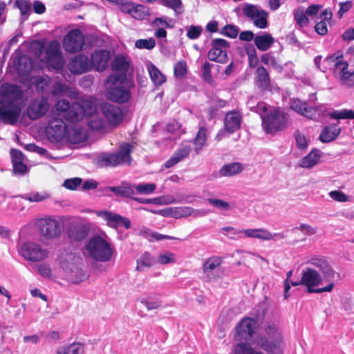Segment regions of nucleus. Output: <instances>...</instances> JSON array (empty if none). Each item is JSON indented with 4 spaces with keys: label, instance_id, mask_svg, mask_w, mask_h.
Returning a JSON list of instances; mask_svg holds the SVG:
<instances>
[{
    "label": "nucleus",
    "instance_id": "obj_1",
    "mask_svg": "<svg viewBox=\"0 0 354 354\" xmlns=\"http://www.w3.org/2000/svg\"><path fill=\"white\" fill-rule=\"evenodd\" d=\"M97 102L93 97H83L71 105L66 100L57 101L54 105L51 115L75 122L86 118L88 125L95 130H101L105 126V122L99 118L96 113Z\"/></svg>",
    "mask_w": 354,
    "mask_h": 354
},
{
    "label": "nucleus",
    "instance_id": "obj_2",
    "mask_svg": "<svg viewBox=\"0 0 354 354\" xmlns=\"http://www.w3.org/2000/svg\"><path fill=\"white\" fill-rule=\"evenodd\" d=\"M308 263L316 268H306L302 270L301 283L309 293L331 292L340 274L324 257H314Z\"/></svg>",
    "mask_w": 354,
    "mask_h": 354
},
{
    "label": "nucleus",
    "instance_id": "obj_3",
    "mask_svg": "<svg viewBox=\"0 0 354 354\" xmlns=\"http://www.w3.org/2000/svg\"><path fill=\"white\" fill-rule=\"evenodd\" d=\"M265 336L260 339L261 347L269 354H283L284 344L279 322L267 320L263 327Z\"/></svg>",
    "mask_w": 354,
    "mask_h": 354
},
{
    "label": "nucleus",
    "instance_id": "obj_4",
    "mask_svg": "<svg viewBox=\"0 0 354 354\" xmlns=\"http://www.w3.org/2000/svg\"><path fill=\"white\" fill-rule=\"evenodd\" d=\"M46 133L48 138L52 142H59L66 140L70 142H78L82 139L80 129H70L63 121V119L50 116Z\"/></svg>",
    "mask_w": 354,
    "mask_h": 354
},
{
    "label": "nucleus",
    "instance_id": "obj_5",
    "mask_svg": "<svg viewBox=\"0 0 354 354\" xmlns=\"http://www.w3.org/2000/svg\"><path fill=\"white\" fill-rule=\"evenodd\" d=\"M31 48L41 61L49 64L53 68L61 69L64 66V62L58 41H52L45 48L43 42L35 41L31 44Z\"/></svg>",
    "mask_w": 354,
    "mask_h": 354
},
{
    "label": "nucleus",
    "instance_id": "obj_6",
    "mask_svg": "<svg viewBox=\"0 0 354 354\" xmlns=\"http://www.w3.org/2000/svg\"><path fill=\"white\" fill-rule=\"evenodd\" d=\"M59 262L66 278L72 283H77L88 278V274L82 268L81 258L74 253L61 254Z\"/></svg>",
    "mask_w": 354,
    "mask_h": 354
},
{
    "label": "nucleus",
    "instance_id": "obj_7",
    "mask_svg": "<svg viewBox=\"0 0 354 354\" xmlns=\"http://www.w3.org/2000/svg\"><path fill=\"white\" fill-rule=\"evenodd\" d=\"M85 250L90 258L99 262L109 261L113 252V249L109 241L97 235L88 241Z\"/></svg>",
    "mask_w": 354,
    "mask_h": 354
},
{
    "label": "nucleus",
    "instance_id": "obj_8",
    "mask_svg": "<svg viewBox=\"0 0 354 354\" xmlns=\"http://www.w3.org/2000/svg\"><path fill=\"white\" fill-rule=\"evenodd\" d=\"M123 77L110 75L106 81V97L120 104L127 102L131 98L129 89L122 82Z\"/></svg>",
    "mask_w": 354,
    "mask_h": 354
},
{
    "label": "nucleus",
    "instance_id": "obj_9",
    "mask_svg": "<svg viewBox=\"0 0 354 354\" xmlns=\"http://www.w3.org/2000/svg\"><path fill=\"white\" fill-rule=\"evenodd\" d=\"M19 255L25 260L35 263L46 259L49 255L48 249L35 241H27L20 243L17 248Z\"/></svg>",
    "mask_w": 354,
    "mask_h": 354
},
{
    "label": "nucleus",
    "instance_id": "obj_10",
    "mask_svg": "<svg viewBox=\"0 0 354 354\" xmlns=\"http://www.w3.org/2000/svg\"><path fill=\"white\" fill-rule=\"evenodd\" d=\"M241 10L244 16L252 21L255 27L265 29L268 26L269 14L261 6L245 3L241 6Z\"/></svg>",
    "mask_w": 354,
    "mask_h": 354
},
{
    "label": "nucleus",
    "instance_id": "obj_11",
    "mask_svg": "<svg viewBox=\"0 0 354 354\" xmlns=\"http://www.w3.org/2000/svg\"><path fill=\"white\" fill-rule=\"evenodd\" d=\"M262 127L267 133L283 130L287 123L286 114L279 109L271 110L266 116L261 115Z\"/></svg>",
    "mask_w": 354,
    "mask_h": 354
},
{
    "label": "nucleus",
    "instance_id": "obj_12",
    "mask_svg": "<svg viewBox=\"0 0 354 354\" xmlns=\"http://www.w3.org/2000/svg\"><path fill=\"white\" fill-rule=\"evenodd\" d=\"M131 147V145L126 143L120 147L117 153L102 154L100 157V165L108 167L129 163Z\"/></svg>",
    "mask_w": 354,
    "mask_h": 354
},
{
    "label": "nucleus",
    "instance_id": "obj_13",
    "mask_svg": "<svg viewBox=\"0 0 354 354\" xmlns=\"http://www.w3.org/2000/svg\"><path fill=\"white\" fill-rule=\"evenodd\" d=\"M49 109L50 104L47 97L38 96L28 101L26 114L29 119L35 120L44 117Z\"/></svg>",
    "mask_w": 354,
    "mask_h": 354
},
{
    "label": "nucleus",
    "instance_id": "obj_14",
    "mask_svg": "<svg viewBox=\"0 0 354 354\" xmlns=\"http://www.w3.org/2000/svg\"><path fill=\"white\" fill-rule=\"evenodd\" d=\"M257 328V322L250 317L243 318L236 326L235 338L239 341H250Z\"/></svg>",
    "mask_w": 354,
    "mask_h": 354
},
{
    "label": "nucleus",
    "instance_id": "obj_15",
    "mask_svg": "<svg viewBox=\"0 0 354 354\" xmlns=\"http://www.w3.org/2000/svg\"><path fill=\"white\" fill-rule=\"evenodd\" d=\"M37 225L41 234L47 239H54L60 235L61 230L59 223L52 217H46L38 220Z\"/></svg>",
    "mask_w": 354,
    "mask_h": 354
},
{
    "label": "nucleus",
    "instance_id": "obj_16",
    "mask_svg": "<svg viewBox=\"0 0 354 354\" xmlns=\"http://www.w3.org/2000/svg\"><path fill=\"white\" fill-rule=\"evenodd\" d=\"M100 108L106 122L109 125L115 127L122 122L124 113L119 106L104 102L101 104Z\"/></svg>",
    "mask_w": 354,
    "mask_h": 354
},
{
    "label": "nucleus",
    "instance_id": "obj_17",
    "mask_svg": "<svg viewBox=\"0 0 354 354\" xmlns=\"http://www.w3.org/2000/svg\"><path fill=\"white\" fill-rule=\"evenodd\" d=\"M228 42L223 39H214L211 44V49L208 57L212 61L225 63L227 60Z\"/></svg>",
    "mask_w": 354,
    "mask_h": 354
},
{
    "label": "nucleus",
    "instance_id": "obj_18",
    "mask_svg": "<svg viewBox=\"0 0 354 354\" xmlns=\"http://www.w3.org/2000/svg\"><path fill=\"white\" fill-rule=\"evenodd\" d=\"M84 45V38L82 32L73 29L68 32L63 41V46L66 51L76 53L82 50Z\"/></svg>",
    "mask_w": 354,
    "mask_h": 354
},
{
    "label": "nucleus",
    "instance_id": "obj_19",
    "mask_svg": "<svg viewBox=\"0 0 354 354\" xmlns=\"http://www.w3.org/2000/svg\"><path fill=\"white\" fill-rule=\"evenodd\" d=\"M98 217L102 218L106 225L112 228H117L119 226H124L126 229L131 227V222L129 218L109 211H97L95 212Z\"/></svg>",
    "mask_w": 354,
    "mask_h": 354
},
{
    "label": "nucleus",
    "instance_id": "obj_20",
    "mask_svg": "<svg viewBox=\"0 0 354 354\" xmlns=\"http://www.w3.org/2000/svg\"><path fill=\"white\" fill-rule=\"evenodd\" d=\"M245 236L261 241H277L285 237L283 233H272L266 228L246 229L243 230Z\"/></svg>",
    "mask_w": 354,
    "mask_h": 354
},
{
    "label": "nucleus",
    "instance_id": "obj_21",
    "mask_svg": "<svg viewBox=\"0 0 354 354\" xmlns=\"http://www.w3.org/2000/svg\"><path fill=\"white\" fill-rule=\"evenodd\" d=\"M6 104L0 106V120L13 124L20 115L21 104L19 103Z\"/></svg>",
    "mask_w": 354,
    "mask_h": 354
},
{
    "label": "nucleus",
    "instance_id": "obj_22",
    "mask_svg": "<svg viewBox=\"0 0 354 354\" xmlns=\"http://www.w3.org/2000/svg\"><path fill=\"white\" fill-rule=\"evenodd\" d=\"M120 10L124 13L129 14L132 17L138 20H143L149 15V10L142 5H135L132 3H122L120 4Z\"/></svg>",
    "mask_w": 354,
    "mask_h": 354
},
{
    "label": "nucleus",
    "instance_id": "obj_23",
    "mask_svg": "<svg viewBox=\"0 0 354 354\" xmlns=\"http://www.w3.org/2000/svg\"><path fill=\"white\" fill-rule=\"evenodd\" d=\"M221 263L222 259L218 257H212L205 261L203 270L208 281H214L221 277L217 273Z\"/></svg>",
    "mask_w": 354,
    "mask_h": 354
},
{
    "label": "nucleus",
    "instance_id": "obj_24",
    "mask_svg": "<svg viewBox=\"0 0 354 354\" xmlns=\"http://www.w3.org/2000/svg\"><path fill=\"white\" fill-rule=\"evenodd\" d=\"M68 68L73 73L82 74L91 70L92 64L87 56L79 55L71 61Z\"/></svg>",
    "mask_w": 354,
    "mask_h": 354
},
{
    "label": "nucleus",
    "instance_id": "obj_25",
    "mask_svg": "<svg viewBox=\"0 0 354 354\" xmlns=\"http://www.w3.org/2000/svg\"><path fill=\"white\" fill-rule=\"evenodd\" d=\"M191 149V144L189 142H183L173 156L165 162V167L170 168L183 160L189 156Z\"/></svg>",
    "mask_w": 354,
    "mask_h": 354
},
{
    "label": "nucleus",
    "instance_id": "obj_26",
    "mask_svg": "<svg viewBox=\"0 0 354 354\" xmlns=\"http://www.w3.org/2000/svg\"><path fill=\"white\" fill-rule=\"evenodd\" d=\"M1 93L3 96V100L7 104L19 103L23 93L21 88L16 85L8 84L1 89Z\"/></svg>",
    "mask_w": 354,
    "mask_h": 354
},
{
    "label": "nucleus",
    "instance_id": "obj_27",
    "mask_svg": "<svg viewBox=\"0 0 354 354\" xmlns=\"http://www.w3.org/2000/svg\"><path fill=\"white\" fill-rule=\"evenodd\" d=\"M290 107L297 113L310 119L315 118L317 116L316 109L309 106L306 102L299 99H292L290 100Z\"/></svg>",
    "mask_w": 354,
    "mask_h": 354
},
{
    "label": "nucleus",
    "instance_id": "obj_28",
    "mask_svg": "<svg viewBox=\"0 0 354 354\" xmlns=\"http://www.w3.org/2000/svg\"><path fill=\"white\" fill-rule=\"evenodd\" d=\"M207 212L205 209H195L192 207H178L171 209V214L176 218L193 216L194 218L205 216Z\"/></svg>",
    "mask_w": 354,
    "mask_h": 354
},
{
    "label": "nucleus",
    "instance_id": "obj_29",
    "mask_svg": "<svg viewBox=\"0 0 354 354\" xmlns=\"http://www.w3.org/2000/svg\"><path fill=\"white\" fill-rule=\"evenodd\" d=\"M110 59V53L106 50H99L91 55L92 66L97 71H104L108 64Z\"/></svg>",
    "mask_w": 354,
    "mask_h": 354
},
{
    "label": "nucleus",
    "instance_id": "obj_30",
    "mask_svg": "<svg viewBox=\"0 0 354 354\" xmlns=\"http://www.w3.org/2000/svg\"><path fill=\"white\" fill-rule=\"evenodd\" d=\"M241 122V114L237 111H230L225 118V129L229 133H233L240 128Z\"/></svg>",
    "mask_w": 354,
    "mask_h": 354
},
{
    "label": "nucleus",
    "instance_id": "obj_31",
    "mask_svg": "<svg viewBox=\"0 0 354 354\" xmlns=\"http://www.w3.org/2000/svg\"><path fill=\"white\" fill-rule=\"evenodd\" d=\"M257 48L261 51L268 50L274 43V38L268 32L257 35L254 39Z\"/></svg>",
    "mask_w": 354,
    "mask_h": 354
},
{
    "label": "nucleus",
    "instance_id": "obj_32",
    "mask_svg": "<svg viewBox=\"0 0 354 354\" xmlns=\"http://www.w3.org/2000/svg\"><path fill=\"white\" fill-rule=\"evenodd\" d=\"M56 354H84V345L80 342L59 346L55 351Z\"/></svg>",
    "mask_w": 354,
    "mask_h": 354
},
{
    "label": "nucleus",
    "instance_id": "obj_33",
    "mask_svg": "<svg viewBox=\"0 0 354 354\" xmlns=\"http://www.w3.org/2000/svg\"><path fill=\"white\" fill-rule=\"evenodd\" d=\"M341 129L337 124L325 127L320 133L319 140L322 142L334 140L340 133Z\"/></svg>",
    "mask_w": 354,
    "mask_h": 354
},
{
    "label": "nucleus",
    "instance_id": "obj_34",
    "mask_svg": "<svg viewBox=\"0 0 354 354\" xmlns=\"http://www.w3.org/2000/svg\"><path fill=\"white\" fill-rule=\"evenodd\" d=\"M147 69L150 78L156 86H160L166 81V77L161 71L151 62L147 64Z\"/></svg>",
    "mask_w": 354,
    "mask_h": 354
},
{
    "label": "nucleus",
    "instance_id": "obj_35",
    "mask_svg": "<svg viewBox=\"0 0 354 354\" xmlns=\"http://www.w3.org/2000/svg\"><path fill=\"white\" fill-rule=\"evenodd\" d=\"M208 136V131L204 127H201L194 140V151L198 154L201 152L203 147L206 145Z\"/></svg>",
    "mask_w": 354,
    "mask_h": 354
},
{
    "label": "nucleus",
    "instance_id": "obj_36",
    "mask_svg": "<svg viewBox=\"0 0 354 354\" xmlns=\"http://www.w3.org/2000/svg\"><path fill=\"white\" fill-rule=\"evenodd\" d=\"M243 169V165L235 162L224 165L220 169V174L222 176H232L241 173Z\"/></svg>",
    "mask_w": 354,
    "mask_h": 354
},
{
    "label": "nucleus",
    "instance_id": "obj_37",
    "mask_svg": "<svg viewBox=\"0 0 354 354\" xmlns=\"http://www.w3.org/2000/svg\"><path fill=\"white\" fill-rule=\"evenodd\" d=\"M111 66L113 70L122 73L120 75H116L117 77H121L123 79L125 77L124 73L127 71L129 66V62L125 57L117 56L112 62Z\"/></svg>",
    "mask_w": 354,
    "mask_h": 354
},
{
    "label": "nucleus",
    "instance_id": "obj_38",
    "mask_svg": "<svg viewBox=\"0 0 354 354\" xmlns=\"http://www.w3.org/2000/svg\"><path fill=\"white\" fill-rule=\"evenodd\" d=\"M158 2L160 5L172 10L176 16L182 15L185 11L182 0H158Z\"/></svg>",
    "mask_w": 354,
    "mask_h": 354
},
{
    "label": "nucleus",
    "instance_id": "obj_39",
    "mask_svg": "<svg viewBox=\"0 0 354 354\" xmlns=\"http://www.w3.org/2000/svg\"><path fill=\"white\" fill-rule=\"evenodd\" d=\"M151 25L154 28L172 29L175 27L176 20L168 16L162 15L155 18L153 20Z\"/></svg>",
    "mask_w": 354,
    "mask_h": 354
},
{
    "label": "nucleus",
    "instance_id": "obj_40",
    "mask_svg": "<svg viewBox=\"0 0 354 354\" xmlns=\"http://www.w3.org/2000/svg\"><path fill=\"white\" fill-rule=\"evenodd\" d=\"M140 302L145 306L147 310L158 309L162 306L160 297L157 295H149L141 299Z\"/></svg>",
    "mask_w": 354,
    "mask_h": 354
},
{
    "label": "nucleus",
    "instance_id": "obj_41",
    "mask_svg": "<svg viewBox=\"0 0 354 354\" xmlns=\"http://www.w3.org/2000/svg\"><path fill=\"white\" fill-rule=\"evenodd\" d=\"M319 158V151L318 150H312L300 160L299 165L303 168H311L318 162Z\"/></svg>",
    "mask_w": 354,
    "mask_h": 354
},
{
    "label": "nucleus",
    "instance_id": "obj_42",
    "mask_svg": "<svg viewBox=\"0 0 354 354\" xmlns=\"http://www.w3.org/2000/svg\"><path fill=\"white\" fill-rule=\"evenodd\" d=\"M140 233V234L143 235L145 238L148 239L150 241H162L164 239H167V240L177 239V238H176V237L168 236V235H164V234H160L157 232H153L147 228L141 229Z\"/></svg>",
    "mask_w": 354,
    "mask_h": 354
},
{
    "label": "nucleus",
    "instance_id": "obj_43",
    "mask_svg": "<svg viewBox=\"0 0 354 354\" xmlns=\"http://www.w3.org/2000/svg\"><path fill=\"white\" fill-rule=\"evenodd\" d=\"M257 84L262 89L268 88L270 85V77L266 69L260 66L257 69Z\"/></svg>",
    "mask_w": 354,
    "mask_h": 354
},
{
    "label": "nucleus",
    "instance_id": "obj_44",
    "mask_svg": "<svg viewBox=\"0 0 354 354\" xmlns=\"http://www.w3.org/2000/svg\"><path fill=\"white\" fill-rule=\"evenodd\" d=\"M156 263V261L151 255L148 253H144L138 260L136 270L142 272L145 268H150Z\"/></svg>",
    "mask_w": 354,
    "mask_h": 354
},
{
    "label": "nucleus",
    "instance_id": "obj_45",
    "mask_svg": "<svg viewBox=\"0 0 354 354\" xmlns=\"http://www.w3.org/2000/svg\"><path fill=\"white\" fill-rule=\"evenodd\" d=\"M68 234L72 241H81L86 236L87 232L82 226L77 225L71 227Z\"/></svg>",
    "mask_w": 354,
    "mask_h": 354
},
{
    "label": "nucleus",
    "instance_id": "obj_46",
    "mask_svg": "<svg viewBox=\"0 0 354 354\" xmlns=\"http://www.w3.org/2000/svg\"><path fill=\"white\" fill-rule=\"evenodd\" d=\"M221 232L225 236L232 239H239L243 237V230H237L231 226L223 227L221 229Z\"/></svg>",
    "mask_w": 354,
    "mask_h": 354
},
{
    "label": "nucleus",
    "instance_id": "obj_47",
    "mask_svg": "<svg viewBox=\"0 0 354 354\" xmlns=\"http://www.w3.org/2000/svg\"><path fill=\"white\" fill-rule=\"evenodd\" d=\"M176 262V255L169 251H165L160 253L156 259V263L159 264H169Z\"/></svg>",
    "mask_w": 354,
    "mask_h": 354
},
{
    "label": "nucleus",
    "instance_id": "obj_48",
    "mask_svg": "<svg viewBox=\"0 0 354 354\" xmlns=\"http://www.w3.org/2000/svg\"><path fill=\"white\" fill-rule=\"evenodd\" d=\"M333 119H354V111L351 109H342L334 111L330 113Z\"/></svg>",
    "mask_w": 354,
    "mask_h": 354
},
{
    "label": "nucleus",
    "instance_id": "obj_49",
    "mask_svg": "<svg viewBox=\"0 0 354 354\" xmlns=\"http://www.w3.org/2000/svg\"><path fill=\"white\" fill-rule=\"evenodd\" d=\"M133 186L138 193L145 195L152 194L156 188L154 183H140Z\"/></svg>",
    "mask_w": 354,
    "mask_h": 354
},
{
    "label": "nucleus",
    "instance_id": "obj_50",
    "mask_svg": "<svg viewBox=\"0 0 354 354\" xmlns=\"http://www.w3.org/2000/svg\"><path fill=\"white\" fill-rule=\"evenodd\" d=\"M207 203L216 209L221 211H230L231 209L230 204L223 200L215 198H209L207 200Z\"/></svg>",
    "mask_w": 354,
    "mask_h": 354
},
{
    "label": "nucleus",
    "instance_id": "obj_51",
    "mask_svg": "<svg viewBox=\"0 0 354 354\" xmlns=\"http://www.w3.org/2000/svg\"><path fill=\"white\" fill-rule=\"evenodd\" d=\"M50 78L48 76L39 77L35 82L36 89L39 93H46L48 91Z\"/></svg>",
    "mask_w": 354,
    "mask_h": 354
},
{
    "label": "nucleus",
    "instance_id": "obj_52",
    "mask_svg": "<svg viewBox=\"0 0 354 354\" xmlns=\"http://www.w3.org/2000/svg\"><path fill=\"white\" fill-rule=\"evenodd\" d=\"M109 189L115 195L129 197L134 194L133 186L111 187Z\"/></svg>",
    "mask_w": 354,
    "mask_h": 354
},
{
    "label": "nucleus",
    "instance_id": "obj_53",
    "mask_svg": "<svg viewBox=\"0 0 354 354\" xmlns=\"http://www.w3.org/2000/svg\"><path fill=\"white\" fill-rule=\"evenodd\" d=\"M306 11L302 8H298L294 11L295 19L301 27L306 26L308 24V19Z\"/></svg>",
    "mask_w": 354,
    "mask_h": 354
},
{
    "label": "nucleus",
    "instance_id": "obj_54",
    "mask_svg": "<svg viewBox=\"0 0 354 354\" xmlns=\"http://www.w3.org/2000/svg\"><path fill=\"white\" fill-rule=\"evenodd\" d=\"M187 37L192 40L197 39L202 34L203 28L201 26H189L185 27Z\"/></svg>",
    "mask_w": 354,
    "mask_h": 354
},
{
    "label": "nucleus",
    "instance_id": "obj_55",
    "mask_svg": "<svg viewBox=\"0 0 354 354\" xmlns=\"http://www.w3.org/2000/svg\"><path fill=\"white\" fill-rule=\"evenodd\" d=\"M341 84L351 87L354 86V71H347L344 75L337 78Z\"/></svg>",
    "mask_w": 354,
    "mask_h": 354
},
{
    "label": "nucleus",
    "instance_id": "obj_56",
    "mask_svg": "<svg viewBox=\"0 0 354 354\" xmlns=\"http://www.w3.org/2000/svg\"><path fill=\"white\" fill-rule=\"evenodd\" d=\"M295 138L297 147L299 149H305L308 147L309 140L303 133L297 131L295 133Z\"/></svg>",
    "mask_w": 354,
    "mask_h": 354
},
{
    "label": "nucleus",
    "instance_id": "obj_57",
    "mask_svg": "<svg viewBox=\"0 0 354 354\" xmlns=\"http://www.w3.org/2000/svg\"><path fill=\"white\" fill-rule=\"evenodd\" d=\"M135 46L139 49L151 50L156 46V41L153 38L138 39L136 41Z\"/></svg>",
    "mask_w": 354,
    "mask_h": 354
},
{
    "label": "nucleus",
    "instance_id": "obj_58",
    "mask_svg": "<svg viewBox=\"0 0 354 354\" xmlns=\"http://www.w3.org/2000/svg\"><path fill=\"white\" fill-rule=\"evenodd\" d=\"M174 75L176 77L181 78L185 75L187 71V64L185 61L177 62L174 67Z\"/></svg>",
    "mask_w": 354,
    "mask_h": 354
},
{
    "label": "nucleus",
    "instance_id": "obj_59",
    "mask_svg": "<svg viewBox=\"0 0 354 354\" xmlns=\"http://www.w3.org/2000/svg\"><path fill=\"white\" fill-rule=\"evenodd\" d=\"M50 198V195L46 193L32 192L26 196L25 198L30 202H41Z\"/></svg>",
    "mask_w": 354,
    "mask_h": 354
},
{
    "label": "nucleus",
    "instance_id": "obj_60",
    "mask_svg": "<svg viewBox=\"0 0 354 354\" xmlns=\"http://www.w3.org/2000/svg\"><path fill=\"white\" fill-rule=\"evenodd\" d=\"M166 129L170 133H176L179 136L185 133V129L182 128L180 124L176 120L168 123Z\"/></svg>",
    "mask_w": 354,
    "mask_h": 354
},
{
    "label": "nucleus",
    "instance_id": "obj_61",
    "mask_svg": "<svg viewBox=\"0 0 354 354\" xmlns=\"http://www.w3.org/2000/svg\"><path fill=\"white\" fill-rule=\"evenodd\" d=\"M334 67V75L335 77L338 78L342 75H344L348 70V64L344 59L341 62H337Z\"/></svg>",
    "mask_w": 354,
    "mask_h": 354
},
{
    "label": "nucleus",
    "instance_id": "obj_62",
    "mask_svg": "<svg viewBox=\"0 0 354 354\" xmlns=\"http://www.w3.org/2000/svg\"><path fill=\"white\" fill-rule=\"evenodd\" d=\"M293 230H299L302 234H304V235H306V236H313V235L315 234L317 232V230L316 227H315L310 225L306 224V223H301L299 226L295 227Z\"/></svg>",
    "mask_w": 354,
    "mask_h": 354
},
{
    "label": "nucleus",
    "instance_id": "obj_63",
    "mask_svg": "<svg viewBox=\"0 0 354 354\" xmlns=\"http://www.w3.org/2000/svg\"><path fill=\"white\" fill-rule=\"evenodd\" d=\"M15 4L19 9L22 15L29 14L31 5L28 0H16Z\"/></svg>",
    "mask_w": 354,
    "mask_h": 354
},
{
    "label": "nucleus",
    "instance_id": "obj_64",
    "mask_svg": "<svg viewBox=\"0 0 354 354\" xmlns=\"http://www.w3.org/2000/svg\"><path fill=\"white\" fill-rule=\"evenodd\" d=\"M221 33L230 38H236L239 33V28L234 25H227L223 28Z\"/></svg>",
    "mask_w": 354,
    "mask_h": 354
}]
</instances>
